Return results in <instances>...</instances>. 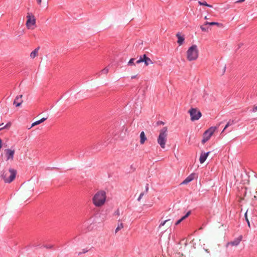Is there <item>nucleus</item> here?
I'll use <instances>...</instances> for the list:
<instances>
[{"mask_svg":"<svg viewBox=\"0 0 257 257\" xmlns=\"http://www.w3.org/2000/svg\"><path fill=\"white\" fill-rule=\"evenodd\" d=\"M106 193L101 190L96 192L94 195L92 201L94 205L96 207H100L104 205L106 201Z\"/></svg>","mask_w":257,"mask_h":257,"instance_id":"1","label":"nucleus"},{"mask_svg":"<svg viewBox=\"0 0 257 257\" xmlns=\"http://www.w3.org/2000/svg\"><path fill=\"white\" fill-rule=\"evenodd\" d=\"M167 128L164 127L160 131V133L157 139V143L160 146L161 148L164 149L167 142Z\"/></svg>","mask_w":257,"mask_h":257,"instance_id":"2","label":"nucleus"},{"mask_svg":"<svg viewBox=\"0 0 257 257\" xmlns=\"http://www.w3.org/2000/svg\"><path fill=\"white\" fill-rule=\"evenodd\" d=\"M198 57V50L196 45H193L187 51V59L188 61L195 60Z\"/></svg>","mask_w":257,"mask_h":257,"instance_id":"3","label":"nucleus"},{"mask_svg":"<svg viewBox=\"0 0 257 257\" xmlns=\"http://www.w3.org/2000/svg\"><path fill=\"white\" fill-rule=\"evenodd\" d=\"M9 172L10 175L8 178L7 177L8 172L6 171H2L1 174L2 178L4 180L5 182L7 183L12 182L15 179L17 174V171L14 169H9Z\"/></svg>","mask_w":257,"mask_h":257,"instance_id":"4","label":"nucleus"},{"mask_svg":"<svg viewBox=\"0 0 257 257\" xmlns=\"http://www.w3.org/2000/svg\"><path fill=\"white\" fill-rule=\"evenodd\" d=\"M188 112L190 114L192 121L198 120L202 115L201 112L196 108H191Z\"/></svg>","mask_w":257,"mask_h":257,"instance_id":"5","label":"nucleus"},{"mask_svg":"<svg viewBox=\"0 0 257 257\" xmlns=\"http://www.w3.org/2000/svg\"><path fill=\"white\" fill-rule=\"evenodd\" d=\"M215 127H211L203 133V139L202 140V144L205 143L209 140L214 132L215 131Z\"/></svg>","mask_w":257,"mask_h":257,"instance_id":"6","label":"nucleus"},{"mask_svg":"<svg viewBox=\"0 0 257 257\" xmlns=\"http://www.w3.org/2000/svg\"><path fill=\"white\" fill-rule=\"evenodd\" d=\"M28 18L26 25L28 29H30L32 26L35 25L36 24V19L33 15L30 16V14H28L27 16Z\"/></svg>","mask_w":257,"mask_h":257,"instance_id":"7","label":"nucleus"},{"mask_svg":"<svg viewBox=\"0 0 257 257\" xmlns=\"http://www.w3.org/2000/svg\"><path fill=\"white\" fill-rule=\"evenodd\" d=\"M235 123V122L233 120L230 119L226 123L225 126L224 127V129L222 132L226 131L228 133L231 132L232 130V127L231 126Z\"/></svg>","mask_w":257,"mask_h":257,"instance_id":"8","label":"nucleus"},{"mask_svg":"<svg viewBox=\"0 0 257 257\" xmlns=\"http://www.w3.org/2000/svg\"><path fill=\"white\" fill-rule=\"evenodd\" d=\"M5 152H6L7 160H13L15 154V151L12 150L10 149H7L5 150Z\"/></svg>","mask_w":257,"mask_h":257,"instance_id":"9","label":"nucleus"},{"mask_svg":"<svg viewBox=\"0 0 257 257\" xmlns=\"http://www.w3.org/2000/svg\"><path fill=\"white\" fill-rule=\"evenodd\" d=\"M242 238V236L240 235L237 238H235L234 240L227 242L226 245V247H228L229 245H231L232 246L238 245L241 241Z\"/></svg>","mask_w":257,"mask_h":257,"instance_id":"10","label":"nucleus"},{"mask_svg":"<svg viewBox=\"0 0 257 257\" xmlns=\"http://www.w3.org/2000/svg\"><path fill=\"white\" fill-rule=\"evenodd\" d=\"M23 95L21 94L17 96L16 98L15 99L14 101V104L15 105L16 107H19L21 106L23 102L22 100Z\"/></svg>","mask_w":257,"mask_h":257,"instance_id":"11","label":"nucleus"},{"mask_svg":"<svg viewBox=\"0 0 257 257\" xmlns=\"http://www.w3.org/2000/svg\"><path fill=\"white\" fill-rule=\"evenodd\" d=\"M141 57L142 59V62L145 63L146 66H148L149 65L152 64L153 63L151 59L147 57L146 54H144L143 55L141 56Z\"/></svg>","mask_w":257,"mask_h":257,"instance_id":"12","label":"nucleus"},{"mask_svg":"<svg viewBox=\"0 0 257 257\" xmlns=\"http://www.w3.org/2000/svg\"><path fill=\"white\" fill-rule=\"evenodd\" d=\"M209 153L210 152H208L207 153H202L201 154L199 158V162L201 164H203L206 161Z\"/></svg>","mask_w":257,"mask_h":257,"instance_id":"13","label":"nucleus"},{"mask_svg":"<svg viewBox=\"0 0 257 257\" xmlns=\"http://www.w3.org/2000/svg\"><path fill=\"white\" fill-rule=\"evenodd\" d=\"M194 179V175L193 174L188 176L182 182V184H187Z\"/></svg>","mask_w":257,"mask_h":257,"instance_id":"14","label":"nucleus"},{"mask_svg":"<svg viewBox=\"0 0 257 257\" xmlns=\"http://www.w3.org/2000/svg\"><path fill=\"white\" fill-rule=\"evenodd\" d=\"M176 37L178 38L177 43L180 46L182 45L184 41V38L183 36H181L179 33H177L176 34Z\"/></svg>","mask_w":257,"mask_h":257,"instance_id":"15","label":"nucleus"},{"mask_svg":"<svg viewBox=\"0 0 257 257\" xmlns=\"http://www.w3.org/2000/svg\"><path fill=\"white\" fill-rule=\"evenodd\" d=\"M191 213V211H189L187 213L182 216L180 219L177 220L175 223V225H178L181 221H182L184 219L186 218Z\"/></svg>","mask_w":257,"mask_h":257,"instance_id":"16","label":"nucleus"},{"mask_svg":"<svg viewBox=\"0 0 257 257\" xmlns=\"http://www.w3.org/2000/svg\"><path fill=\"white\" fill-rule=\"evenodd\" d=\"M47 119V117H43L42 118H41V119L39 120H37V121H35L34 122H33L32 125H31V126L30 127V128H31V127L34 126L35 125H38V124H40L41 123H42L43 122H44L45 120H46V119Z\"/></svg>","mask_w":257,"mask_h":257,"instance_id":"17","label":"nucleus"},{"mask_svg":"<svg viewBox=\"0 0 257 257\" xmlns=\"http://www.w3.org/2000/svg\"><path fill=\"white\" fill-rule=\"evenodd\" d=\"M146 140H147V138L145 136V133L144 132H142L140 134V143H141V144H144V143Z\"/></svg>","mask_w":257,"mask_h":257,"instance_id":"18","label":"nucleus"},{"mask_svg":"<svg viewBox=\"0 0 257 257\" xmlns=\"http://www.w3.org/2000/svg\"><path fill=\"white\" fill-rule=\"evenodd\" d=\"M39 49V47H38L31 53L30 57L31 58H34L38 55Z\"/></svg>","mask_w":257,"mask_h":257,"instance_id":"19","label":"nucleus"},{"mask_svg":"<svg viewBox=\"0 0 257 257\" xmlns=\"http://www.w3.org/2000/svg\"><path fill=\"white\" fill-rule=\"evenodd\" d=\"M204 25H209V26H213V25H217V26H220L221 25V24L217 23V22H206L204 24Z\"/></svg>","mask_w":257,"mask_h":257,"instance_id":"20","label":"nucleus"},{"mask_svg":"<svg viewBox=\"0 0 257 257\" xmlns=\"http://www.w3.org/2000/svg\"><path fill=\"white\" fill-rule=\"evenodd\" d=\"M123 227V224L122 223H118L117 227L115 230V233H117L119 230L122 229Z\"/></svg>","mask_w":257,"mask_h":257,"instance_id":"21","label":"nucleus"},{"mask_svg":"<svg viewBox=\"0 0 257 257\" xmlns=\"http://www.w3.org/2000/svg\"><path fill=\"white\" fill-rule=\"evenodd\" d=\"M198 4L200 6H206V7H209V8H212V6L207 4V3L206 2H202L199 1L198 2Z\"/></svg>","mask_w":257,"mask_h":257,"instance_id":"22","label":"nucleus"},{"mask_svg":"<svg viewBox=\"0 0 257 257\" xmlns=\"http://www.w3.org/2000/svg\"><path fill=\"white\" fill-rule=\"evenodd\" d=\"M135 60V58H131L128 62V64H127L128 65H129V66L135 65V62H134Z\"/></svg>","mask_w":257,"mask_h":257,"instance_id":"23","label":"nucleus"},{"mask_svg":"<svg viewBox=\"0 0 257 257\" xmlns=\"http://www.w3.org/2000/svg\"><path fill=\"white\" fill-rule=\"evenodd\" d=\"M109 69L107 67H105L104 69L101 70V73L106 74L108 72Z\"/></svg>","mask_w":257,"mask_h":257,"instance_id":"24","label":"nucleus"},{"mask_svg":"<svg viewBox=\"0 0 257 257\" xmlns=\"http://www.w3.org/2000/svg\"><path fill=\"white\" fill-rule=\"evenodd\" d=\"M88 250L87 249H86V248H84V249H82V251L81 252H78V255H81L82 253H86V252H88Z\"/></svg>","mask_w":257,"mask_h":257,"instance_id":"25","label":"nucleus"},{"mask_svg":"<svg viewBox=\"0 0 257 257\" xmlns=\"http://www.w3.org/2000/svg\"><path fill=\"white\" fill-rule=\"evenodd\" d=\"M169 220H170V219H167V220H165V221H162V222L160 224V225H159V227H162V226H164V225L165 224V223H166L167 222L169 221Z\"/></svg>","mask_w":257,"mask_h":257,"instance_id":"26","label":"nucleus"},{"mask_svg":"<svg viewBox=\"0 0 257 257\" xmlns=\"http://www.w3.org/2000/svg\"><path fill=\"white\" fill-rule=\"evenodd\" d=\"M246 214H247V212H246V213H245L244 216H245V219H246V222H247V223L248 226V227H250V223H249V221L248 219H247V215H246Z\"/></svg>","mask_w":257,"mask_h":257,"instance_id":"27","label":"nucleus"},{"mask_svg":"<svg viewBox=\"0 0 257 257\" xmlns=\"http://www.w3.org/2000/svg\"><path fill=\"white\" fill-rule=\"evenodd\" d=\"M144 195V192H142L140 194V196H139V197L138 198V201H140Z\"/></svg>","mask_w":257,"mask_h":257,"instance_id":"28","label":"nucleus"},{"mask_svg":"<svg viewBox=\"0 0 257 257\" xmlns=\"http://www.w3.org/2000/svg\"><path fill=\"white\" fill-rule=\"evenodd\" d=\"M200 28H201V30H202V31H203V32H206V31H207V28H206V27H204V26H201V27H200Z\"/></svg>","mask_w":257,"mask_h":257,"instance_id":"29","label":"nucleus"},{"mask_svg":"<svg viewBox=\"0 0 257 257\" xmlns=\"http://www.w3.org/2000/svg\"><path fill=\"white\" fill-rule=\"evenodd\" d=\"M11 126V123L9 122L8 123H7L5 126H3V128H4V129L5 128H9L10 126Z\"/></svg>","mask_w":257,"mask_h":257,"instance_id":"30","label":"nucleus"},{"mask_svg":"<svg viewBox=\"0 0 257 257\" xmlns=\"http://www.w3.org/2000/svg\"><path fill=\"white\" fill-rule=\"evenodd\" d=\"M142 62H142V59L141 57L140 56V58H139V59L137 61H136V64H139V63H142Z\"/></svg>","mask_w":257,"mask_h":257,"instance_id":"31","label":"nucleus"},{"mask_svg":"<svg viewBox=\"0 0 257 257\" xmlns=\"http://www.w3.org/2000/svg\"><path fill=\"white\" fill-rule=\"evenodd\" d=\"M44 247L46 248H52L53 247L52 245H46L44 246Z\"/></svg>","mask_w":257,"mask_h":257,"instance_id":"32","label":"nucleus"},{"mask_svg":"<svg viewBox=\"0 0 257 257\" xmlns=\"http://www.w3.org/2000/svg\"><path fill=\"white\" fill-rule=\"evenodd\" d=\"M114 214L115 215H119V209H117L115 212H114Z\"/></svg>","mask_w":257,"mask_h":257,"instance_id":"33","label":"nucleus"},{"mask_svg":"<svg viewBox=\"0 0 257 257\" xmlns=\"http://www.w3.org/2000/svg\"><path fill=\"white\" fill-rule=\"evenodd\" d=\"M245 1V0H238L235 2V3H240Z\"/></svg>","mask_w":257,"mask_h":257,"instance_id":"34","label":"nucleus"},{"mask_svg":"<svg viewBox=\"0 0 257 257\" xmlns=\"http://www.w3.org/2000/svg\"><path fill=\"white\" fill-rule=\"evenodd\" d=\"M148 189H149V184H147L146 185V191L147 192L148 191Z\"/></svg>","mask_w":257,"mask_h":257,"instance_id":"35","label":"nucleus"},{"mask_svg":"<svg viewBox=\"0 0 257 257\" xmlns=\"http://www.w3.org/2000/svg\"><path fill=\"white\" fill-rule=\"evenodd\" d=\"M257 111V105H256L255 107H254L253 108V109H252V111H253V112H255V111Z\"/></svg>","mask_w":257,"mask_h":257,"instance_id":"36","label":"nucleus"},{"mask_svg":"<svg viewBox=\"0 0 257 257\" xmlns=\"http://www.w3.org/2000/svg\"><path fill=\"white\" fill-rule=\"evenodd\" d=\"M37 2L39 5H41L42 3V0H37Z\"/></svg>","mask_w":257,"mask_h":257,"instance_id":"37","label":"nucleus"},{"mask_svg":"<svg viewBox=\"0 0 257 257\" xmlns=\"http://www.w3.org/2000/svg\"><path fill=\"white\" fill-rule=\"evenodd\" d=\"M3 124V123L0 124V126H1ZM4 129V128H3V127H0V131H2Z\"/></svg>","mask_w":257,"mask_h":257,"instance_id":"38","label":"nucleus"},{"mask_svg":"<svg viewBox=\"0 0 257 257\" xmlns=\"http://www.w3.org/2000/svg\"><path fill=\"white\" fill-rule=\"evenodd\" d=\"M2 147V141L1 139H0V148H1Z\"/></svg>","mask_w":257,"mask_h":257,"instance_id":"39","label":"nucleus"},{"mask_svg":"<svg viewBox=\"0 0 257 257\" xmlns=\"http://www.w3.org/2000/svg\"><path fill=\"white\" fill-rule=\"evenodd\" d=\"M33 246H40V244H38V245H37V244H34L33 245Z\"/></svg>","mask_w":257,"mask_h":257,"instance_id":"40","label":"nucleus"},{"mask_svg":"<svg viewBox=\"0 0 257 257\" xmlns=\"http://www.w3.org/2000/svg\"><path fill=\"white\" fill-rule=\"evenodd\" d=\"M136 77V75H134V76H132L131 78H132V79H134V78H135Z\"/></svg>","mask_w":257,"mask_h":257,"instance_id":"41","label":"nucleus"},{"mask_svg":"<svg viewBox=\"0 0 257 257\" xmlns=\"http://www.w3.org/2000/svg\"><path fill=\"white\" fill-rule=\"evenodd\" d=\"M225 69H226V67L224 66V68H223V73H224L225 71Z\"/></svg>","mask_w":257,"mask_h":257,"instance_id":"42","label":"nucleus"},{"mask_svg":"<svg viewBox=\"0 0 257 257\" xmlns=\"http://www.w3.org/2000/svg\"><path fill=\"white\" fill-rule=\"evenodd\" d=\"M206 251L207 252H209V251H208L207 249H206Z\"/></svg>","mask_w":257,"mask_h":257,"instance_id":"43","label":"nucleus"},{"mask_svg":"<svg viewBox=\"0 0 257 257\" xmlns=\"http://www.w3.org/2000/svg\"><path fill=\"white\" fill-rule=\"evenodd\" d=\"M207 19V17L206 16V17H205V19Z\"/></svg>","mask_w":257,"mask_h":257,"instance_id":"44","label":"nucleus"}]
</instances>
